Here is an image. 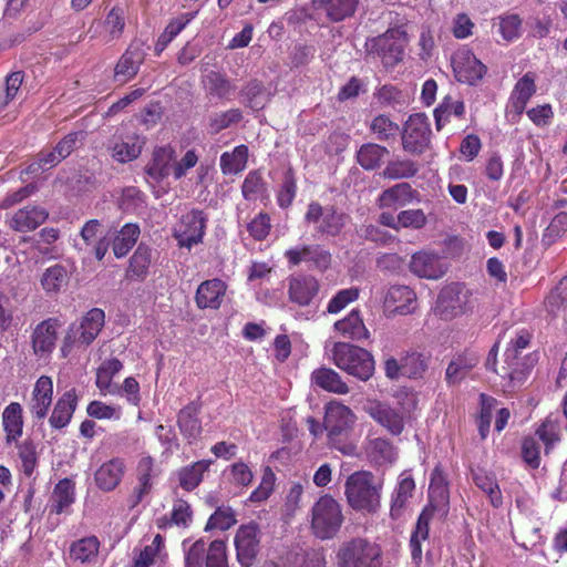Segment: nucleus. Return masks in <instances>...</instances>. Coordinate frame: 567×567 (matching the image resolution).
I'll list each match as a JSON object with an SVG mask.
<instances>
[{
	"label": "nucleus",
	"mask_w": 567,
	"mask_h": 567,
	"mask_svg": "<svg viewBox=\"0 0 567 567\" xmlns=\"http://www.w3.org/2000/svg\"><path fill=\"white\" fill-rule=\"evenodd\" d=\"M355 421L357 416L349 406L340 402H330L323 419L328 446L343 455H355L358 442L354 434Z\"/></svg>",
	"instance_id": "nucleus-1"
},
{
	"label": "nucleus",
	"mask_w": 567,
	"mask_h": 567,
	"mask_svg": "<svg viewBox=\"0 0 567 567\" xmlns=\"http://www.w3.org/2000/svg\"><path fill=\"white\" fill-rule=\"evenodd\" d=\"M381 484L374 483V475L370 471L362 470L348 476L344 495L352 509L374 514L381 506Z\"/></svg>",
	"instance_id": "nucleus-2"
},
{
	"label": "nucleus",
	"mask_w": 567,
	"mask_h": 567,
	"mask_svg": "<svg viewBox=\"0 0 567 567\" xmlns=\"http://www.w3.org/2000/svg\"><path fill=\"white\" fill-rule=\"evenodd\" d=\"M344 522L341 504L329 494L320 496L311 508V530L321 539H332Z\"/></svg>",
	"instance_id": "nucleus-3"
},
{
	"label": "nucleus",
	"mask_w": 567,
	"mask_h": 567,
	"mask_svg": "<svg viewBox=\"0 0 567 567\" xmlns=\"http://www.w3.org/2000/svg\"><path fill=\"white\" fill-rule=\"evenodd\" d=\"M331 355L333 363L339 369L361 381H368L374 373L373 357L361 347L336 342Z\"/></svg>",
	"instance_id": "nucleus-4"
},
{
	"label": "nucleus",
	"mask_w": 567,
	"mask_h": 567,
	"mask_svg": "<svg viewBox=\"0 0 567 567\" xmlns=\"http://www.w3.org/2000/svg\"><path fill=\"white\" fill-rule=\"evenodd\" d=\"M532 340L533 331L530 329L519 328L514 330L504 353V361L507 368H504V373H501V378L508 379L514 384L526 380L530 365L520 358V354L523 350L530 346Z\"/></svg>",
	"instance_id": "nucleus-5"
},
{
	"label": "nucleus",
	"mask_w": 567,
	"mask_h": 567,
	"mask_svg": "<svg viewBox=\"0 0 567 567\" xmlns=\"http://www.w3.org/2000/svg\"><path fill=\"white\" fill-rule=\"evenodd\" d=\"M472 291L460 282L444 286L439 292L434 313L442 320H452L473 309Z\"/></svg>",
	"instance_id": "nucleus-6"
},
{
	"label": "nucleus",
	"mask_w": 567,
	"mask_h": 567,
	"mask_svg": "<svg viewBox=\"0 0 567 567\" xmlns=\"http://www.w3.org/2000/svg\"><path fill=\"white\" fill-rule=\"evenodd\" d=\"M305 221L312 224L321 236L337 237L349 224L350 216L334 205L322 206L318 202H311L305 214Z\"/></svg>",
	"instance_id": "nucleus-7"
},
{
	"label": "nucleus",
	"mask_w": 567,
	"mask_h": 567,
	"mask_svg": "<svg viewBox=\"0 0 567 567\" xmlns=\"http://www.w3.org/2000/svg\"><path fill=\"white\" fill-rule=\"evenodd\" d=\"M338 563L339 567H382V550L364 538H353L340 547Z\"/></svg>",
	"instance_id": "nucleus-8"
},
{
	"label": "nucleus",
	"mask_w": 567,
	"mask_h": 567,
	"mask_svg": "<svg viewBox=\"0 0 567 567\" xmlns=\"http://www.w3.org/2000/svg\"><path fill=\"white\" fill-rule=\"evenodd\" d=\"M406 32L400 28L389 29L367 42L370 53L378 54L385 65H395L403 59Z\"/></svg>",
	"instance_id": "nucleus-9"
},
{
	"label": "nucleus",
	"mask_w": 567,
	"mask_h": 567,
	"mask_svg": "<svg viewBox=\"0 0 567 567\" xmlns=\"http://www.w3.org/2000/svg\"><path fill=\"white\" fill-rule=\"evenodd\" d=\"M431 124L425 114L415 113L409 116L402 131V147L412 155L425 152L431 143Z\"/></svg>",
	"instance_id": "nucleus-10"
},
{
	"label": "nucleus",
	"mask_w": 567,
	"mask_h": 567,
	"mask_svg": "<svg viewBox=\"0 0 567 567\" xmlns=\"http://www.w3.org/2000/svg\"><path fill=\"white\" fill-rule=\"evenodd\" d=\"M208 217L202 209H192L183 215L178 228L174 230L173 237L181 248L192 249L193 246L203 241Z\"/></svg>",
	"instance_id": "nucleus-11"
},
{
	"label": "nucleus",
	"mask_w": 567,
	"mask_h": 567,
	"mask_svg": "<svg viewBox=\"0 0 567 567\" xmlns=\"http://www.w3.org/2000/svg\"><path fill=\"white\" fill-rule=\"evenodd\" d=\"M451 62L454 76L460 83L476 85L487 72L486 65L467 47L457 49Z\"/></svg>",
	"instance_id": "nucleus-12"
},
{
	"label": "nucleus",
	"mask_w": 567,
	"mask_h": 567,
	"mask_svg": "<svg viewBox=\"0 0 567 567\" xmlns=\"http://www.w3.org/2000/svg\"><path fill=\"white\" fill-rule=\"evenodd\" d=\"M284 256L290 267L308 262L310 268L321 272L328 270L332 262L331 252L319 244L302 245L287 249Z\"/></svg>",
	"instance_id": "nucleus-13"
},
{
	"label": "nucleus",
	"mask_w": 567,
	"mask_h": 567,
	"mask_svg": "<svg viewBox=\"0 0 567 567\" xmlns=\"http://www.w3.org/2000/svg\"><path fill=\"white\" fill-rule=\"evenodd\" d=\"M260 530L257 524L241 525L235 535L237 560L241 567H251L260 548Z\"/></svg>",
	"instance_id": "nucleus-14"
},
{
	"label": "nucleus",
	"mask_w": 567,
	"mask_h": 567,
	"mask_svg": "<svg viewBox=\"0 0 567 567\" xmlns=\"http://www.w3.org/2000/svg\"><path fill=\"white\" fill-rule=\"evenodd\" d=\"M146 53L138 42H131L114 66L113 81L126 84L133 80L145 61Z\"/></svg>",
	"instance_id": "nucleus-15"
},
{
	"label": "nucleus",
	"mask_w": 567,
	"mask_h": 567,
	"mask_svg": "<svg viewBox=\"0 0 567 567\" xmlns=\"http://www.w3.org/2000/svg\"><path fill=\"white\" fill-rule=\"evenodd\" d=\"M369 416L391 435L399 436L404 431V416L400 410L378 400L369 401L364 408Z\"/></svg>",
	"instance_id": "nucleus-16"
},
{
	"label": "nucleus",
	"mask_w": 567,
	"mask_h": 567,
	"mask_svg": "<svg viewBox=\"0 0 567 567\" xmlns=\"http://www.w3.org/2000/svg\"><path fill=\"white\" fill-rule=\"evenodd\" d=\"M287 295L290 302L299 306H309L319 292V280L306 274L290 276L288 279Z\"/></svg>",
	"instance_id": "nucleus-17"
},
{
	"label": "nucleus",
	"mask_w": 567,
	"mask_h": 567,
	"mask_svg": "<svg viewBox=\"0 0 567 567\" xmlns=\"http://www.w3.org/2000/svg\"><path fill=\"white\" fill-rule=\"evenodd\" d=\"M384 307L393 315H411L417 308L416 293L408 286H391L384 298Z\"/></svg>",
	"instance_id": "nucleus-18"
},
{
	"label": "nucleus",
	"mask_w": 567,
	"mask_h": 567,
	"mask_svg": "<svg viewBox=\"0 0 567 567\" xmlns=\"http://www.w3.org/2000/svg\"><path fill=\"white\" fill-rule=\"evenodd\" d=\"M202 402L199 400L190 401L182 408L177 414V426L181 434L189 444L195 442L202 434V421L199 413Z\"/></svg>",
	"instance_id": "nucleus-19"
},
{
	"label": "nucleus",
	"mask_w": 567,
	"mask_h": 567,
	"mask_svg": "<svg viewBox=\"0 0 567 567\" xmlns=\"http://www.w3.org/2000/svg\"><path fill=\"white\" fill-rule=\"evenodd\" d=\"M227 291V284L219 279L203 281L195 293V302L199 309L217 310L221 307Z\"/></svg>",
	"instance_id": "nucleus-20"
},
{
	"label": "nucleus",
	"mask_w": 567,
	"mask_h": 567,
	"mask_svg": "<svg viewBox=\"0 0 567 567\" xmlns=\"http://www.w3.org/2000/svg\"><path fill=\"white\" fill-rule=\"evenodd\" d=\"M176 152L173 146L164 145L155 147L152 158L145 167L146 174L159 182L173 174Z\"/></svg>",
	"instance_id": "nucleus-21"
},
{
	"label": "nucleus",
	"mask_w": 567,
	"mask_h": 567,
	"mask_svg": "<svg viewBox=\"0 0 567 567\" xmlns=\"http://www.w3.org/2000/svg\"><path fill=\"white\" fill-rule=\"evenodd\" d=\"M126 465L123 458L113 457L104 462L94 473L96 486L103 492L114 491L122 482Z\"/></svg>",
	"instance_id": "nucleus-22"
},
{
	"label": "nucleus",
	"mask_w": 567,
	"mask_h": 567,
	"mask_svg": "<svg viewBox=\"0 0 567 567\" xmlns=\"http://www.w3.org/2000/svg\"><path fill=\"white\" fill-rule=\"evenodd\" d=\"M410 270L417 277L426 279H439L445 274L440 257L427 251H417L412 256Z\"/></svg>",
	"instance_id": "nucleus-23"
},
{
	"label": "nucleus",
	"mask_w": 567,
	"mask_h": 567,
	"mask_svg": "<svg viewBox=\"0 0 567 567\" xmlns=\"http://www.w3.org/2000/svg\"><path fill=\"white\" fill-rule=\"evenodd\" d=\"M212 460H199L182 466L175 473L178 486L185 492H193L204 481V475L209 471Z\"/></svg>",
	"instance_id": "nucleus-24"
},
{
	"label": "nucleus",
	"mask_w": 567,
	"mask_h": 567,
	"mask_svg": "<svg viewBox=\"0 0 567 567\" xmlns=\"http://www.w3.org/2000/svg\"><path fill=\"white\" fill-rule=\"evenodd\" d=\"M434 515V508L425 507L417 517L415 528L410 537L412 560L419 565L422 561V543L429 538L430 523Z\"/></svg>",
	"instance_id": "nucleus-25"
},
{
	"label": "nucleus",
	"mask_w": 567,
	"mask_h": 567,
	"mask_svg": "<svg viewBox=\"0 0 567 567\" xmlns=\"http://www.w3.org/2000/svg\"><path fill=\"white\" fill-rule=\"evenodd\" d=\"M105 322V313L100 308L90 309L81 319L78 342L89 347L100 334Z\"/></svg>",
	"instance_id": "nucleus-26"
},
{
	"label": "nucleus",
	"mask_w": 567,
	"mask_h": 567,
	"mask_svg": "<svg viewBox=\"0 0 567 567\" xmlns=\"http://www.w3.org/2000/svg\"><path fill=\"white\" fill-rule=\"evenodd\" d=\"M145 145V137L133 132L126 134L120 142L111 147L112 157L118 163H127L136 159Z\"/></svg>",
	"instance_id": "nucleus-27"
},
{
	"label": "nucleus",
	"mask_w": 567,
	"mask_h": 567,
	"mask_svg": "<svg viewBox=\"0 0 567 567\" xmlns=\"http://www.w3.org/2000/svg\"><path fill=\"white\" fill-rule=\"evenodd\" d=\"M102 225L97 219L85 221L80 230V237L85 248L92 247V252L97 260H102L109 251L110 239L106 236L97 238Z\"/></svg>",
	"instance_id": "nucleus-28"
},
{
	"label": "nucleus",
	"mask_w": 567,
	"mask_h": 567,
	"mask_svg": "<svg viewBox=\"0 0 567 567\" xmlns=\"http://www.w3.org/2000/svg\"><path fill=\"white\" fill-rule=\"evenodd\" d=\"M415 489V482L411 474L403 472L399 476L398 484L392 493L390 515L392 518H399L409 499Z\"/></svg>",
	"instance_id": "nucleus-29"
},
{
	"label": "nucleus",
	"mask_w": 567,
	"mask_h": 567,
	"mask_svg": "<svg viewBox=\"0 0 567 567\" xmlns=\"http://www.w3.org/2000/svg\"><path fill=\"white\" fill-rule=\"evenodd\" d=\"M78 405V396L74 389L66 391L56 402L49 419L50 425L54 429L66 426Z\"/></svg>",
	"instance_id": "nucleus-30"
},
{
	"label": "nucleus",
	"mask_w": 567,
	"mask_h": 567,
	"mask_svg": "<svg viewBox=\"0 0 567 567\" xmlns=\"http://www.w3.org/2000/svg\"><path fill=\"white\" fill-rule=\"evenodd\" d=\"M75 501V483L70 478H63L55 485L50 504L49 513L60 515L65 512Z\"/></svg>",
	"instance_id": "nucleus-31"
},
{
	"label": "nucleus",
	"mask_w": 567,
	"mask_h": 567,
	"mask_svg": "<svg viewBox=\"0 0 567 567\" xmlns=\"http://www.w3.org/2000/svg\"><path fill=\"white\" fill-rule=\"evenodd\" d=\"M311 382L316 386L337 394L349 393L348 384L342 380L340 374L331 368L321 367L312 371Z\"/></svg>",
	"instance_id": "nucleus-32"
},
{
	"label": "nucleus",
	"mask_w": 567,
	"mask_h": 567,
	"mask_svg": "<svg viewBox=\"0 0 567 567\" xmlns=\"http://www.w3.org/2000/svg\"><path fill=\"white\" fill-rule=\"evenodd\" d=\"M472 480L477 488L484 492L493 507L499 508L503 505V495L493 473L483 468L472 470Z\"/></svg>",
	"instance_id": "nucleus-33"
},
{
	"label": "nucleus",
	"mask_w": 567,
	"mask_h": 567,
	"mask_svg": "<svg viewBox=\"0 0 567 567\" xmlns=\"http://www.w3.org/2000/svg\"><path fill=\"white\" fill-rule=\"evenodd\" d=\"M152 262V249L141 243L128 260L126 278L130 280H144L148 275V268Z\"/></svg>",
	"instance_id": "nucleus-34"
},
{
	"label": "nucleus",
	"mask_w": 567,
	"mask_h": 567,
	"mask_svg": "<svg viewBox=\"0 0 567 567\" xmlns=\"http://www.w3.org/2000/svg\"><path fill=\"white\" fill-rule=\"evenodd\" d=\"M365 454L375 464H392L396 458V449L393 443L384 437L368 439Z\"/></svg>",
	"instance_id": "nucleus-35"
},
{
	"label": "nucleus",
	"mask_w": 567,
	"mask_h": 567,
	"mask_svg": "<svg viewBox=\"0 0 567 567\" xmlns=\"http://www.w3.org/2000/svg\"><path fill=\"white\" fill-rule=\"evenodd\" d=\"M318 9L326 11L327 18L340 22L352 17L358 8L359 0H312Z\"/></svg>",
	"instance_id": "nucleus-36"
},
{
	"label": "nucleus",
	"mask_w": 567,
	"mask_h": 567,
	"mask_svg": "<svg viewBox=\"0 0 567 567\" xmlns=\"http://www.w3.org/2000/svg\"><path fill=\"white\" fill-rule=\"evenodd\" d=\"M334 329L347 339L360 341L369 338V330L358 309H353L346 318L334 323Z\"/></svg>",
	"instance_id": "nucleus-37"
},
{
	"label": "nucleus",
	"mask_w": 567,
	"mask_h": 567,
	"mask_svg": "<svg viewBox=\"0 0 567 567\" xmlns=\"http://www.w3.org/2000/svg\"><path fill=\"white\" fill-rule=\"evenodd\" d=\"M207 94L219 100L229 101L236 91V86L226 74L210 71L203 79Z\"/></svg>",
	"instance_id": "nucleus-38"
},
{
	"label": "nucleus",
	"mask_w": 567,
	"mask_h": 567,
	"mask_svg": "<svg viewBox=\"0 0 567 567\" xmlns=\"http://www.w3.org/2000/svg\"><path fill=\"white\" fill-rule=\"evenodd\" d=\"M416 194V190H414L410 184L400 183L384 189L378 198V204L381 208L393 207L395 205L404 206L411 203Z\"/></svg>",
	"instance_id": "nucleus-39"
},
{
	"label": "nucleus",
	"mask_w": 567,
	"mask_h": 567,
	"mask_svg": "<svg viewBox=\"0 0 567 567\" xmlns=\"http://www.w3.org/2000/svg\"><path fill=\"white\" fill-rule=\"evenodd\" d=\"M536 93L535 74L525 73L515 84L511 101L517 114H522L530 97Z\"/></svg>",
	"instance_id": "nucleus-40"
},
{
	"label": "nucleus",
	"mask_w": 567,
	"mask_h": 567,
	"mask_svg": "<svg viewBox=\"0 0 567 567\" xmlns=\"http://www.w3.org/2000/svg\"><path fill=\"white\" fill-rule=\"evenodd\" d=\"M243 197L248 202L268 200V186L260 169L250 171L241 184Z\"/></svg>",
	"instance_id": "nucleus-41"
},
{
	"label": "nucleus",
	"mask_w": 567,
	"mask_h": 567,
	"mask_svg": "<svg viewBox=\"0 0 567 567\" xmlns=\"http://www.w3.org/2000/svg\"><path fill=\"white\" fill-rule=\"evenodd\" d=\"M249 148L245 144L236 146L231 152H224L220 156V169L224 175L241 173L248 163Z\"/></svg>",
	"instance_id": "nucleus-42"
},
{
	"label": "nucleus",
	"mask_w": 567,
	"mask_h": 567,
	"mask_svg": "<svg viewBox=\"0 0 567 567\" xmlns=\"http://www.w3.org/2000/svg\"><path fill=\"white\" fill-rule=\"evenodd\" d=\"M62 322L58 318H49L38 323V352L50 354L59 337Z\"/></svg>",
	"instance_id": "nucleus-43"
},
{
	"label": "nucleus",
	"mask_w": 567,
	"mask_h": 567,
	"mask_svg": "<svg viewBox=\"0 0 567 567\" xmlns=\"http://www.w3.org/2000/svg\"><path fill=\"white\" fill-rule=\"evenodd\" d=\"M389 150L375 143L362 144L355 154L357 163L365 171H374L381 166Z\"/></svg>",
	"instance_id": "nucleus-44"
},
{
	"label": "nucleus",
	"mask_w": 567,
	"mask_h": 567,
	"mask_svg": "<svg viewBox=\"0 0 567 567\" xmlns=\"http://www.w3.org/2000/svg\"><path fill=\"white\" fill-rule=\"evenodd\" d=\"M123 369V363L117 358L104 360L96 369L95 385L100 393L105 395L107 393H115L112 384V379Z\"/></svg>",
	"instance_id": "nucleus-45"
},
{
	"label": "nucleus",
	"mask_w": 567,
	"mask_h": 567,
	"mask_svg": "<svg viewBox=\"0 0 567 567\" xmlns=\"http://www.w3.org/2000/svg\"><path fill=\"white\" fill-rule=\"evenodd\" d=\"M100 540L96 536L83 537L70 546V557L82 564L92 563L99 555Z\"/></svg>",
	"instance_id": "nucleus-46"
},
{
	"label": "nucleus",
	"mask_w": 567,
	"mask_h": 567,
	"mask_svg": "<svg viewBox=\"0 0 567 567\" xmlns=\"http://www.w3.org/2000/svg\"><path fill=\"white\" fill-rule=\"evenodd\" d=\"M141 230L136 224H125L113 239L112 248L116 258L125 257L134 247Z\"/></svg>",
	"instance_id": "nucleus-47"
},
{
	"label": "nucleus",
	"mask_w": 567,
	"mask_h": 567,
	"mask_svg": "<svg viewBox=\"0 0 567 567\" xmlns=\"http://www.w3.org/2000/svg\"><path fill=\"white\" fill-rule=\"evenodd\" d=\"M465 104L462 100H454L452 96L446 95L437 107L434 110L435 125L441 130L451 116L458 120L464 118Z\"/></svg>",
	"instance_id": "nucleus-48"
},
{
	"label": "nucleus",
	"mask_w": 567,
	"mask_h": 567,
	"mask_svg": "<svg viewBox=\"0 0 567 567\" xmlns=\"http://www.w3.org/2000/svg\"><path fill=\"white\" fill-rule=\"evenodd\" d=\"M2 425L7 433V442L16 441L22 434V409L17 402L10 403L2 413Z\"/></svg>",
	"instance_id": "nucleus-49"
},
{
	"label": "nucleus",
	"mask_w": 567,
	"mask_h": 567,
	"mask_svg": "<svg viewBox=\"0 0 567 567\" xmlns=\"http://www.w3.org/2000/svg\"><path fill=\"white\" fill-rule=\"evenodd\" d=\"M476 364V358L468 357L466 354H457L451 360L446 368V382L449 384L460 383Z\"/></svg>",
	"instance_id": "nucleus-50"
},
{
	"label": "nucleus",
	"mask_w": 567,
	"mask_h": 567,
	"mask_svg": "<svg viewBox=\"0 0 567 567\" xmlns=\"http://www.w3.org/2000/svg\"><path fill=\"white\" fill-rule=\"evenodd\" d=\"M68 270L62 265L49 267L41 277V286L48 295L59 293L68 285Z\"/></svg>",
	"instance_id": "nucleus-51"
},
{
	"label": "nucleus",
	"mask_w": 567,
	"mask_h": 567,
	"mask_svg": "<svg viewBox=\"0 0 567 567\" xmlns=\"http://www.w3.org/2000/svg\"><path fill=\"white\" fill-rule=\"evenodd\" d=\"M403 377L410 379H422L429 368L430 355L421 352H406L402 357Z\"/></svg>",
	"instance_id": "nucleus-52"
},
{
	"label": "nucleus",
	"mask_w": 567,
	"mask_h": 567,
	"mask_svg": "<svg viewBox=\"0 0 567 567\" xmlns=\"http://www.w3.org/2000/svg\"><path fill=\"white\" fill-rule=\"evenodd\" d=\"M419 172V165L411 159L390 161L382 172L385 179H404L414 177Z\"/></svg>",
	"instance_id": "nucleus-53"
},
{
	"label": "nucleus",
	"mask_w": 567,
	"mask_h": 567,
	"mask_svg": "<svg viewBox=\"0 0 567 567\" xmlns=\"http://www.w3.org/2000/svg\"><path fill=\"white\" fill-rule=\"evenodd\" d=\"M297 178L291 166L284 173L282 184L277 193V204L280 208H288L292 205L297 195Z\"/></svg>",
	"instance_id": "nucleus-54"
},
{
	"label": "nucleus",
	"mask_w": 567,
	"mask_h": 567,
	"mask_svg": "<svg viewBox=\"0 0 567 567\" xmlns=\"http://www.w3.org/2000/svg\"><path fill=\"white\" fill-rule=\"evenodd\" d=\"M38 254L44 258L52 259L60 255V250L54 245L60 238V229L55 227H44L39 233Z\"/></svg>",
	"instance_id": "nucleus-55"
},
{
	"label": "nucleus",
	"mask_w": 567,
	"mask_h": 567,
	"mask_svg": "<svg viewBox=\"0 0 567 567\" xmlns=\"http://www.w3.org/2000/svg\"><path fill=\"white\" fill-rule=\"evenodd\" d=\"M243 120V113L239 109H229L224 112L214 113L209 117L208 127L210 133L217 134L231 125L238 124Z\"/></svg>",
	"instance_id": "nucleus-56"
},
{
	"label": "nucleus",
	"mask_w": 567,
	"mask_h": 567,
	"mask_svg": "<svg viewBox=\"0 0 567 567\" xmlns=\"http://www.w3.org/2000/svg\"><path fill=\"white\" fill-rule=\"evenodd\" d=\"M536 435L545 445V453L548 454L556 443L560 441V424L550 416L537 427Z\"/></svg>",
	"instance_id": "nucleus-57"
},
{
	"label": "nucleus",
	"mask_w": 567,
	"mask_h": 567,
	"mask_svg": "<svg viewBox=\"0 0 567 567\" xmlns=\"http://www.w3.org/2000/svg\"><path fill=\"white\" fill-rule=\"evenodd\" d=\"M370 130L379 141H389L398 135L400 126L389 116L380 114L371 121Z\"/></svg>",
	"instance_id": "nucleus-58"
},
{
	"label": "nucleus",
	"mask_w": 567,
	"mask_h": 567,
	"mask_svg": "<svg viewBox=\"0 0 567 567\" xmlns=\"http://www.w3.org/2000/svg\"><path fill=\"white\" fill-rule=\"evenodd\" d=\"M10 227L16 231L28 233L35 229V205L20 208L10 219Z\"/></svg>",
	"instance_id": "nucleus-59"
},
{
	"label": "nucleus",
	"mask_w": 567,
	"mask_h": 567,
	"mask_svg": "<svg viewBox=\"0 0 567 567\" xmlns=\"http://www.w3.org/2000/svg\"><path fill=\"white\" fill-rule=\"evenodd\" d=\"M237 523L235 512L230 507H218L208 518L205 530H227Z\"/></svg>",
	"instance_id": "nucleus-60"
},
{
	"label": "nucleus",
	"mask_w": 567,
	"mask_h": 567,
	"mask_svg": "<svg viewBox=\"0 0 567 567\" xmlns=\"http://www.w3.org/2000/svg\"><path fill=\"white\" fill-rule=\"evenodd\" d=\"M265 87L261 82L252 80L248 82L241 90L244 102L247 107L259 111L265 106L264 99Z\"/></svg>",
	"instance_id": "nucleus-61"
},
{
	"label": "nucleus",
	"mask_w": 567,
	"mask_h": 567,
	"mask_svg": "<svg viewBox=\"0 0 567 567\" xmlns=\"http://www.w3.org/2000/svg\"><path fill=\"white\" fill-rule=\"evenodd\" d=\"M429 494L431 497H437L442 501H447L449 498L447 476L440 464L431 473Z\"/></svg>",
	"instance_id": "nucleus-62"
},
{
	"label": "nucleus",
	"mask_w": 567,
	"mask_h": 567,
	"mask_svg": "<svg viewBox=\"0 0 567 567\" xmlns=\"http://www.w3.org/2000/svg\"><path fill=\"white\" fill-rule=\"evenodd\" d=\"M169 520L177 527L188 528L193 522V509L190 504L184 498L174 499Z\"/></svg>",
	"instance_id": "nucleus-63"
},
{
	"label": "nucleus",
	"mask_w": 567,
	"mask_h": 567,
	"mask_svg": "<svg viewBox=\"0 0 567 567\" xmlns=\"http://www.w3.org/2000/svg\"><path fill=\"white\" fill-rule=\"evenodd\" d=\"M205 567H228L227 546L224 540L215 539L208 545Z\"/></svg>",
	"instance_id": "nucleus-64"
}]
</instances>
